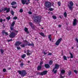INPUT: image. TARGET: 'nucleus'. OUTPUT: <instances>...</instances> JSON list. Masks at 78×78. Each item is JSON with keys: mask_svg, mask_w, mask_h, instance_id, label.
<instances>
[{"mask_svg": "<svg viewBox=\"0 0 78 78\" xmlns=\"http://www.w3.org/2000/svg\"><path fill=\"white\" fill-rule=\"evenodd\" d=\"M2 11H6V12H9V11H10V9L5 8L3 10V9H0V12H2Z\"/></svg>", "mask_w": 78, "mask_h": 78, "instance_id": "nucleus-7", "label": "nucleus"}, {"mask_svg": "<svg viewBox=\"0 0 78 78\" xmlns=\"http://www.w3.org/2000/svg\"><path fill=\"white\" fill-rule=\"evenodd\" d=\"M76 25H77V20H76V19H75L74 20L73 22V26H76Z\"/></svg>", "mask_w": 78, "mask_h": 78, "instance_id": "nucleus-10", "label": "nucleus"}, {"mask_svg": "<svg viewBox=\"0 0 78 78\" xmlns=\"http://www.w3.org/2000/svg\"><path fill=\"white\" fill-rule=\"evenodd\" d=\"M73 6V3L72 1L70 2L69 4H68L69 8L71 11L72 10V9L73 8V7H72Z\"/></svg>", "mask_w": 78, "mask_h": 78, "instance_id": "nucleus-3", "label": "nucleus"}, {"mask_svg": "<svg viewBox=\"0 0 78 78\" xmlns=\"http://www.w3.org/2000/svg\"><path fill=\"white\" fill-rule=\"evenodd\" d=\"M41 29H42V30H43L44 29V28H41Z\"/></svg>", "mask_w": 78, "mask_h": 78, "instance_id": "nucleus-63", "label": "nucleus"}, {"mask_svg": "<svg viewBox=\"0 0 78 78\" xmlns=\"http://www.w3.org/2000/svg\"><path fill=\"white\" fill-rule=\"evenodd\" d=\"M76 41L78 43V39L77 38H76L75 39Z\"/></svg>", "mask_w": 78, "mask_h": 78, "instance_id": "nucleus-51", "label": "nucleus"}, {"mask_svg": "<svg viewBox=\"0 0 78 78\" xmlns=\"http://www.w3.org/2000/svg\"><path fill=\"white\" fill-rule=\"evenodd\" d=\"M3 21H5V20H3Z\"/></svg>", "mask_w": 78, "mask_h": 78, "instance_id": "nucleus-64", "label": "nucleus"}, {"mask_svg": "<svg viewBox=\"0 0 78 78\" xmlns=\"http://www.w3.org/2000/svg\"><path fill=\"white\" fill-rule=\"evenodd\" d=\"M11 14L12 15V16H13L14 15V12H13V11L12 10L11 11Z\"/></svg>", "mask_w": 78, "mask_h": 78, "instance_id": "nucleus-32", "label": "nucleus"}, {"mask_svg": "<svg viewBox=\"0 0 78 78\" xmlns=\"http://www.w3.org/2000/svg\"><path fill=\"white\" fill-rule=\"evenodd\" d=\"M25 42L26 43H27V41H26V40H25Z\"/></svg>", "mask_w": 78, "mask_h": 78, "instance_id": "nucleus-60", "label": "nucleus"}, {"mask_svg": "<svg viewBox=\"0 0 78 78\" xmlns=\"http://www.w3.org/2000/svg\"><path fill=\"white\" fill-rule=\"evenodd\" d=\"M43 64V62H41L40 63V65H42V64Z\"/></svg>", "mask_w": 78, "mask_h": 78, "instance_id": "nucleus-57", "label": "nucleus"}, {"mask_svg": "<svg viewBox=\"0 0 78 78\" xmlns=\"http://www.w3.org/2000/svg\"><path fill=\"white\" fill-rule=\"evenodd\" d=\"M49 65H52L53 64V61L51 60L49 62Z\"/></svg>", "mask_w": 78, "mask_h": 78, "instance_id": "nucleus-21", "label": "nucleus"}, {"mask_svg": "<svg viewBox=\"0 0 78 78\" xmlns=\"http://www.w3.org/2000/svg\"><path fill=\"white\" fill-rule=\"evenodd\" d=\"M66 72V71H65V70H64V69H62L61 71V73H60V75H62V74H64V73H65V72Z\"/></svg>", "mask_w": 78, "mask_h": 78, "instance_id": "nucleus-14", "label": "nucleus"}, {"mask_svg": "<svg viewBox=\"0 0 78 78\" xmlns=\"http://www.w3.org/2000/svg\"><path fill=\"white\" fill-rule=\"evenodd\" d=\"M0 51L2 54H3V53H4V51H5L4 50H3L2 49H0Z\"/></svg>", "mask_w": 78, "mask_h": 78, "instance_id": "nucleus-22", "label": "nucleus"}, {"mask_svg": "<svg viewBox=\"0 0 78 78\" xmlns=\"http://www.w3.org/2000/svg\"><path fill=\"white\" fill-rule=\"evenodd\" d=\"M64 16L65 17H67V13H66V12H65L64 14Z\"/></svg>", "mask_w": 78, "mask_h": 78, "instance_id": "nucleus-27", "label": "nucleus"}, {"mask_svg": "<svg viewBox=\"0 0 78 78\" xmlns=\"http://www.w3.org/2000/svg\"><path fill=\"white\" fill-rule=\"evenodd\" d=\"M15 22L16 21H13L12 24H11V27H14V25H15Z\"/></svg>", "mask_w": 78, "mask_h": 78, "instance_id": "nucleus-19", "label": "nucleus"}, {"mask_svg": "<svg viewBox=\"0 0 78 78\" xmlns=\"http://www.w3.org/2000/svg\"><path fill=\"white\" fill-rule=\"evenodd\" d=\"M25 44H23L21 45V47L22 48L25 47Z\"/></svg>", "mask_w": 78, "mask_h": 78, "instance_id": "nucleus-28", "label": "nucleus"}, {"mask_svg": "<svg viewBox=\"0 0 78 78\" xmlns=\"http://www.w3.org/2000/svg\"><path fill=\"white\" fill-rule=\"evenodd\" d=\"M51 3L49 2H47L45 3V6L47 8H49L51 7Z\"/></svg>", "mask_w": 78, "mask_h": 78, "instance_id": "nucleus-4", "label": "nucleus"}, {"mask_svg": "<svg viewBox=\"0 0 78 78\" xmlns=\"http://www.w3.org/2000/svg\"><path fill=\"white\" fill-rule=\"evenodd\" d=\"M23 10L22 9H21L20 10V12H21V13H22V12H23Z\"/></svg>", "mask_w": 78, "mask_h": 78, "instance_id": "nucleus-37", "label": "nucleus"}, {"mask_svg": "<svg viewBox=\"0 0 78 78\" xmlns=\"http://www.w3.org/2000/svg\"><path fill=\"white\" fill-rule=\"evenodd\" d=\"M42 73V76H43L44 75H46L47 73V71H43Z\"/></svg>", "mask_w": 78, "mask_h": 78, "instance_id": "nucleus-13", "label": "nucleus"}, {"mask_svg": "<svg viewBox=\"0 0 78 78\" xmlns=\"http://www.w3.org/2000/svg\"><path fill=\"white\" fill-rule=\"evenodd\" d=\"M17 50H20V49H21V48H20V47H17Z\"/></svg>", "mask_w": 78, "mask_h": 78, "instance_id": "nucleus-38", "label": "nucleus"}, {"mask_svg": "<svg viewBox=\"0 0 78 78\" xmlns=\"http://www.w3.org/2000/svg\"><path fill=\"white\" fill-rule=\"evenodd\" d=\"M42 73H41V72H38V73H37V75H42Z\"/></svg>", "mask_w": 78, "mask_h": 78, "instance_id": "nucleus-25", "label": "nucleus"}, {"mask_svg": "<svg viewBox=\"0 0 78 78\" xmlns=\"http://www.w3.org/2000/svg\"><path fill=\"white\" fill-rule=\"evenodd\" d=\"M2 34H5V30H3V31H2Z\"/></svg>", "mask_w": 78, "mask_h": 78, "instance_id": "nucleus-53", "label": "nucleus"}, {"mask_svg": "<svg viewBox=\"0 0 78 78\" xmlns=\"http://www.w3.org/2000/svg\"><path fill=\"white\" fill-rule=\"evenodd\" d=\"M49 11H51L53 10V9L52 8H51L49 9Z\"/></svg>", "mask_w": 78, "mask_h": 78, "instance_id": "nucleus-40", "label": "nucleus"}, {"mask_svg": "<svg viewBox=\"0 0 78 78\" xmlns=\"http://www.w3.org/2000/svg\"><path fill=\"white\" fill-rule=\"evenodd\" d=\"M24 53H27V51H24Z\"/></svg>", "mask_w": 78, "mask_h": 78, "instance_id": "nucleus-61", "label": "nucleus"}, {"mask_svg": "<svg viewBox=\"0 0 78 78\" xmlns=\"http://www.w3.org/2000/svg\"><path fill=\"white\" fill-rule=\"evenodd\" d=\"M3 72H6V69H4L3 70Z\"/></svg>", "mask_w": 78, "mask_h": 78, "instance_id": "nucleus-43", "label": "nucleus"}, {"mask_svg": "<svg viewBox=\"0 0 78 78\" xmlns=\"http://www.w3.org/2000/svg\"><path fill=\"white\" fill-rule=\"evenodd\" d=\"M72 74V72H71V71H69V72H68V75H71V74Z\"/></svg>", "mask_w": 78, "mask_h": 78, "instance_id": "nucleus-34", "label": "nucleus"}, {"mask_svg": "<svg viewBox=\"0 0 78 78\" xmlns=\"http://www.w3.org/2000/svg\"><path fill=\"white\" fill-rule=\"evenodd\" d=\"M11 68H8V70H10L11 69Z\"/></svg>", "mask_w": 78, "mask_h": 78, "instance_id": "nucleus-59", "label": "nucleus"}, {"mask_svg": "<svg viewBox=\"0 0 78 78\" xmlns=\"http://www.w3.org/2000/svg\"><path fill=\"white\" fill-rule=\"evenodd\" d=\"M60 78H64V77L63 76H62V75H60Z\"/></svg>", "mask_w": 78, "mask_h": 78, "instance_id": "nucleus-45", "label": "nucleus"}, {"mask_svg": "<svg viewBox=\"0 0 78 78\" xmlns=\"http://www.w3.org/2000/svg\"><path fill=\"white\" fill-rule=\"evenodd\" d=\"M27 55H31V52L29 50H27Z\"/></svg>", "mask_w": 78, "mask_h": 78, "instance_id": "nucleus-12", "label": "nucleus"}, {"mask_svg": "<svg viewBox=\"0 0 78 78\" xmlns=\"http://www.w3.org/2000/svg\"><path fill=\"white\" fill-rule=\"evenodd\" d=\"M74 47H72V49H73V48H74Z\"/></svg>", "mask_w": 78, "mask_h": 78, "instance_id": "nucleus-62", "label": "nucleus"}, {"mask_svg": "<svg viewBox=\"0 0 78 78\" xmlns=\"http://www.w3.org/2000/svg\"><path fill=\"white\" fill-rule=\"evenodd\" d=\"M41 19L39 16H36L34 18V21L35 22H38L41 21Z\"/></svg>", "mask_w": 78, "mask_h": 78, "instance_id": "nucleus-6", "label": "nucleus"}, {"mask_svg": "<svg viewBox=\"0 0 78 78\" xmlns=\"http://www.w3.org/2000/svg\"><path fill=\"white\" fill-rule=\"evenodd\" d=\"M70 55L71 56V58H73V55L72 54V53H70Z\"/></svg>", "mask_w": 78, "mask_h": 78, "instance_id": "nucleus-26", "label": "nucleus"}, {"mask_svg": "<svg viewBox=\"0 0 78 78\" xmlns=\"http://www.w3.org/2000/svg\"><path fill=\"white\" fill-rule=\"evenodd\" d=\"M5 34L6 36L8 35V33L7 32H5Z\"/></svg>", "mask_w": 78, "mask_h": 78, "instance_id": "nucleus-55", "label": "nucleus"}, {"mask_svg": "<svg viewBox=\"0 0 78 78\" xmlns=\"http://www.w3.org/2000/svg\"><path fill=\"white\" fill-rule=\"evenodd\" d=\"M16 2L14 1L11 3V5H16Z\"/></svg>", "mask_w": 78, "mask_h": 78, "instance_id": "nucleus-18", "label": "nucleus"}, {"mask_svg": "<svg viewBox=\"0 0 78 78\" xmlns=\"http://www.w3.org/2000/svg\"><path fill=\"white\" fill-rule=\"evenodd\" d=\"M60 66V65H58V64H55V68L53 69V71H54V70H55V69H58L59 67Z\"/></svg>", "mask_w": 78, "mask_h": 78, "instance_id": "nucleus-11", "label": "nucleus"}, {"mask_svg": "<svg viewBox=\"0 0 78 78\" xmlns=\"http://www.w3.org/2000/svg\"><path fill=\"white\" fill-rule=\"evenodd\" d=\"M58 27L59 28H61V25H58Z\"/></svg>", "mask_w": 78, "mask_h": 78, "instance_id": "nucleus-58", "label": "nucleus"}, {"mask_svg": "<svg viewBox=\"0 0 78 78\" xmlns=\"http://www.w3.org/2000/svg\"><path fill=\"white\" fill-rule=\"evenodd\" d=\"M28 29L26 27L24 28V30L25 32H26L27 33H29V32H28Z\"/></svg>", "mask_w": 78, "mask_h": 78, "instance_id": "nucleus-16", "label": "nucleus"}, {"mask_svg": "<svg viewBox=\"0 0 78 78\" xmlns=\"http://www.w3.org/2000/svg\"><path fill=\"white\" fill-rule=\"evenodd\" d=\"M53 71V70H52ZM53 72H54V73H56V72H57V70H55L54 71H53Z\"/></svg>", "mask_w": 78, "mask_h": 78, "instance_id": "nucleus-41", "label": "nucleus"}, {"mask_svg": "<svg viewBox=\"0 0 78 78\" xmlns=\"http://www.w3.org/2000/svg\"><path fill=\"white\" fill-rule=\"evenodd\" d=\"M44 67L47 68H50V65L48 64H46L44 65Z\"/></svg>", "mask_w": 78, "mask_h": 78, "instance_id": "nucleus-15", "label": "nucleus"}, {"mask_svg": "<svg viewBox=\"0 0 78 78\" xmlns=\"http://www.w3.org/2000/svg\"><path fill=\"white\" fill-rule=\"evenodd\" d=\"M52 55V53H48V55Z\"/></svg>", "mask_w": 78, "mask_h": 78, "instance_id": "nucleus-52", "label": "nucleus"}, {"mask_svg": "<svg viewBox=\"0 0 78 78\" xmlns=\"http://www.w3.org/2000/svg\"><path fill=\"white\" fill-rule=\"evenodd\" d=\"M48 14H50V13H51V14H53V13H52V12H48Z\"/></svg>", "mask_w": 78, "mask_h": 78, "instance_id": "nucleus-56", "label": "nucleus"}, {"mask_svg": "<svg viewBox=\"0 0 78 78\" xmlns=\"http://www.w3.org/2000/svg\"><path fill=\"white\" fill-rule=\"evenodd\" d=\"M42 69V66H39L37 68V70H41Z\"/></svg>", "mask_w": 78, "mask_h": 78, "instance_id": "nucleus-17", "label": "nucleus"}, {"mask_svg": "<svg viewBox=\"0 0 78 78\" xmlns=\"http://www.w3.org/2000/svg\"><path fill=\"white\" fill-rule=\"evenodd\" d=\"M74 72L75 73H76V74H77V73H78V71H77L76 70H74Z\"/></svg>", "mask_w": 78, "mask_h": 78, "instance_id": "nucleus-42", "label": "nucleus"}, {"mask_svg": "<svg viewBox=\"0 0 78 78\" xmlns=\"http://www.w3.org/2000/svg\"><path fill=\"white\" fill-rule=\"evenodd\" d=\"M18 33V31L15 30L13 32H12L9 35V36L11 38H13Z\"/></svg>", "mask_w": 78, "mask_h": 78, "instance_id": "nucleus-2", "label": "nucleus"}, {"mask_svg": "<svg viewBox=\"0 0 78 78\" xmlns=\"http://www.w3.org/2000/svg\"><path fill=\"white\" fill-rule=\"evenodd\" d=\"M21 3L22 4H23V5H25L26 4V5H28L30 3V0H21Z\"/></svg>", "mask_w": 78, "mask_h": 78, "instance_id": "nucleus-5", "label": "nucleus"}, {"mask_svg": "<svg viewBox=\"0 0 78 78\" xmlns=\"http://www.w3.org/2000/svg\"><path fill=\"white\" fill-rule=\"evenodd\" d=\"M21 44H22L21 42L20 41H17L15 43V46H16V47H19Z\"/></svg>", "mask_w": 78, "mask_h": 78, "instance_id": "nucleus-9", "label": "nucleus"}, {"mask_svg": "<svg viewBox=\"0 0 78 78\" xmlns=\"http://www.w3.org/2000/svg\"><path fill=\"white\" fill-rule=\"evenodd\" d=\"M52 17L54 19H56V16H52Z\"/></svg>", "mask_w": 78, "mask_h": 78, "instance_id": "nucleus-29", "label": "nucleus"}, {"mask_svg": "<svg viewBox=\"0 0 78 78\" xmlns=\"http://www.w3.org/2000/svg\"><path fill=\"white\" fill-rule=\"evenodd\" d=\"M62 41V38H60L55 43V45H59V43L61 42V41Z\"/></svg>", "mask_w": 78, "mask_h": 78, "instance_id": "nucleus-8", "label": "nucleus"}, {"mask_svg": "<svg viewBox=\"0 0 78 78\" xmlns=\"http://www.w3.org/2000/svg\"><path fill=\"white\" fill-rule=\"evenodd\" d=\"M44 54V55H47L48 53V52H45L44 51L43 53Z\"/></svg>", "mask_w": 78, "mask_h": 78, "instance_id": "nucleus-49", "label": "nucleus"}, {"mask_svg": "<svg viewBox=\"0 0 78 78\" xmlns=\"http://www.w3.org/2000/svg\"><path fill=\"white\" fill-rule=\"evenodd\" d=\"M39 33L40 34L41 36H44V33L41 32Z\"/></svg>", "mask_w": 78, "mask_h": 78, "instance_id": "nucleus-20", "label": "nucleus"}, {"mask_svg": "<svg viewBox=\"0 0 78 78\" xmlns=\"http://www.w3.org/2000/svg\"><path fill=\"white\" fill-rule=\"evenodd\" d=\"M20 66L21 67H23V63H21L20 64Z\"/></svg>", "mask_w": 78, "mask_h": 78, "instance_id": "nucleus-35", "label": "nucleus"}, {"mask_svg": "<svg viewBox=\"0 0 78 78\" xmlns=\"http://www.w3.org/2000/svg\"><path fill=\"white\" fill-rule=\"evenodd\" d=\"M18 73H19V74L23 77L25 76H26V75L27 74V71L25 70H23L21 71H18Z\"/></svg>", "mask_w": 78, "mask_h": 78, "instance_id": "nucleus-1", "label": "nucleus"}, {"mask_svg": "<svg viewBox=\"0 0 78 78\" xmlns=\"http://www.w3.org/2000/svg\"><path fill=\"white\" fill-rule=\"evenodd\" d=\"M12 41V39H11L10 40H7L8 42H10V41Z\"/></svg>", "mask_w": 78, "mask_h": 78, "instance_id": "nucleus-50", "label": "nucleus"}, {"mask_svg": "<svg viewBox=\"0 0 78 78\" xmlns=\"http://www.w3.org/2000/svg\"><path fill=\"white\" fill-rule=\"evenodd\" d=\"M58 6H61V2H58Z\"/></svg>", "mask_w": 78, "mask_h": 78, "instance_id": "nucleus-36", "label": "nucleus"}, {"mask_svg": "<svg viewBox=\"0 0 78 78\" xmlns=\"http://www.w3.org/2000/svg\"><path fill=\"white\" fill-rule=\"evenodd\" d=\"M51 35H50L48 36V37L50 40V41H51Z\"/></svg>", "mask_w": 78, "mask_h": 78, "instance_id": "nucleus-24", "label": "nucleus"}, {"mask_svg": "<svg viewBox=\"0 0 78 78\" xmlns=\"http://www.w3.org/2000/svg\"><path fill=\"white\" fill-rule=\"evenodd\" d=\"M17 19V16H15L13 18V19H14V20H16Z\"/></svg>", "mask_w": 78, "mask_h": 78, "instance_id": "nucleus-39", "label": "nucleus"}, {"mask_svg": "<svg viewBox=\"0 0 78 78\" xmlns=\"http://www.w3.org/2000/svg\"><path fill=\"white\" fill-rule=\"evenodd\" d=\"M28 45H30V46H34V44H28Z\"/></svg>", "mask_w": 78, "mask_h": 78, "instance_id": "nucleus-33", "label": "nucleus"}, {"mask_svg": "<svg viewBox=\"0 0 78 78\" xmlns=\"http://www.w3.org/2000/svg\"><path fill=\"white\" fill-rule=\"evenodd\" d=\"M2 21H3V19H0V22H2Z\"/></svg>", "mask_w": 78, "mask_h": 78, "instance_id": "nucleus-54", "label": "nucleus"}, {"mask_svg": "<svg viewBox=\"0 0 78 78\" xmlns=\"http://www.w3.org/2000/svg\"><path fill=\"white\" fill-rule=\"evenodd\" d=\"M12 8H14V9H15L16 8H17V7H16V6H12Z\"/></svg>", "mask_w": 78, "mask_h": 78, "instance_id": "nucleus-44", "label": "nucleus"}, {"mask_svg": "<svg viewBox=\"0 0 78 78\" xmlns=\"http://www.w3.org/2000/svg\"><path fill=\"white\" fill-rule=\"evenodd\" d=\"M26 56V55L23 54L21 55L22 58H24Z\"/></svg>", "mask_w": 78, "mask_h": 78, "instance_id": "nucleus-23", "label": "nucleus"}, {"mask_svg": "<svg viewBox=\"0 0 78 78\" xmlns=\"http://www.w3.org/2000/svg\"><path fill=\"white\" fill-rule=\"evenodd\" d=\"M6 19H7L8 20H9L10 19V17H7L6 18Z\"/></svg>", "mask_w": 78, "mask_h": 78, "instance_id": "nucleus-48", "label": "nucleus"}, {"mask_svg": "<svg viewBox=\"0 0 78 78\" xmlns=\"http://www.w3.org/2000/svg\"><path fill=\"white\" fill-rule=\"evenodd\" d=\"M29 24L30 25V26H31V27H32V25H33V23H32L31 22H30Z\"/></svg>", "mask_w": 78, "mask_h": 78, "instance_id": "nucleus-46", "label": "nucleus"}, {"mask_svg": "<svg viewBox=\"0 0 78 78\" xmlns=\"http://www.w3.org/2000/svg\"><path fill=\"white\" fill-rule=\"evenodd\" d=\"M63 57L64 60H67V57L66 56H64Z\"/></svg>", "mask_w": 78, "mask_h": 78, "instance_id": "nucleus-30", "label": "nucleus"}, {"mask_svg": "<svg viewBox=\"0 0 78 78\" xmlns=\"http://www.w3.org/2000/svg\"><path fill=\"white\" fill-rule=\"evenodd\" d=\"M29 14H32V12H28Z\"/></svg>", "mask_w": 78, "mask_h": 78, "instance_id": "nucleus-47", "label": "nucleus"}, {"mask_svg": "<svg viewBox=\"0 0 78 78\" xmlns=\"http://www.w3.org/2000/svg\"><path fill=\"white\" fill-rule=\"evenodd\" d=\"M13 29H14V27L11 26V27H10L11 30H13Z\"/></svg>", "mask_w": 78, "mask_h": 78, "instance_id": "nucleus-31", "label": "nucleus"}]
</instances>
